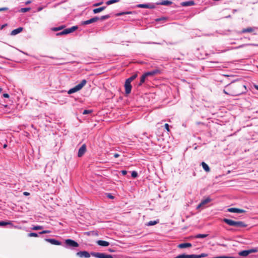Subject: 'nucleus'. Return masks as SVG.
<instances>
[{"instance_id": "f257e3e1", "label": "nucleus", "mask_w": 258, "mask_h": 258, "mask_svg": "<svg viewBox=\"0 0 258 258\" xmlns=\"http://www.w3.org/2000/svg\"><path fill=\"white\" fill-rule=\"evenodd\" d=\"M245 89V85L241 83H232L226 86L223 92L227 95L236 96L242 94Z\"/></svg>"}, {"instance_id": "f03ea898", "label": "nucleus", "mask_w": 258, "mask_h": 258, "mask_svg": "<svg viewBox=\"0 0 258 258\" xmlns=\"http://www.w3.org/2000/svg\"><path fill=\"white\" fill-rule=\"evenodd\" d=\"M222 221L230 226L237 228H244L247 226V224L242 221H235L227 218H224Z\"/></svg>"}, {"instance_id": "7ed1b4c3", "label": "nucleus", "mask_w": 258, "mask_h": 258, "mask_svg": "<svg viewBox=\"0 0 258 258\" xmlns=\"http://www.w3.org/2000/svg\"><path fill=\"white\" fill-rule=\"evenodd\" d=\"M87 83V81L85 79H83L81 81L80 83L77 85L75 87L73 88L70 89L68 91V93L69 94H73L75 92H76L79 90H80Z\"/></svg>"}, {"instance_id": "20e7f679", "label": "nucleus", "mask_w": 258, "mask_h": 258, "mask_svg": "<svg viewBox=\"0 0 258 258\" xmlns=\"http://www.w3.org/2000/svg\"><path fill=\"white\" fill-rule=\"evenodd\" d=\"M64 243L66 244L65 246L66 248L77 247L79 245L77 242L71 239H66Z\"/></svg>"}, {"instance_id": "39448f33", "label": "nucleus", "mask_w": 258, "mask_h": 258, "mask_svg": "<svg viewBox=\"0 0 258 258\" xmlns=\"http://www.w3.org/2000/svg\"><path fill=\"white\" fill-rule=\"evenodd\" d=\"M91 255L97 258H113L111 255L100 252H92Z\"/></svg>"}, {"instance_id": "423d86ee", "label": "nucleus", "mask_w": 258, "mask_h": 258, "mask_svg": "<svg viewBox=\"0 0 258 258\" xmlns=\"http://www.w3.org/2000/svg\"><path fill=\"white\" fill-rule=\"evenodd\" d=\"M125 92L126 95L129 94L132 91V86L131 82L128 81L127 79L125 81L124 83Z\"/></svg>"}, {"instance_id": "0eeeda50", "label": "nucleus", "mask_w": 258, "mask_h": 258, "mask_svg": "<svg viewBox=\"0 0 258 258\" xmlns=\"http://www.w3.org/2000/svg\"><path fill=\"white\" fill-rule=\"evenodd\" d=\"M99 20V17H95L89 20L82 22V25H86L97 22Z\"/></svg>"}, {"instance_id": "6e6552de", "label": "nucleus", "mask_w": 258, "mask_h": 258, "mask_svg": "<svg viewBox=\"0 0 258 258\" xmlns=\"http://www.w3.org/2000/svg\"><path fill=\"white\" fill-rule=\"evenodd\" d=\"M86 151V146L85 144H83L79 149L78 156L79 157H82Z\"/></svg>"}, {"instance_id": "1a4fd4ad", "label": "nucleus", "mask_w": 258, "mask_h": 258, "mask_svg": "<svg viewBox=\"0 0 258 258\" xmlns=\"http://www.w3.org/2000/svg\"><path fill=\"white\" fill-rule=\"evenodd\" d=\"M45 240L47 242H49L50 243H51V244H53V245H60L61 244V243L60 241H59L55 239L46 238L45 239Z\"/></svg>"}, {"instance_id": "9d476101", "label": "nucleus", "mask_w": 258, "mask_h": 258, "mask_svg": "<svg viewBox=\"0 0 258 258\" xmlns=\"http://www.w3.org/2000/svg\"><path fill=\"white\" fill-rule=\"evenodd\" d=\"M76 255L81 257L88 258L90 256L89 253L86 251H82L77 252Z\"/></svg>"}, {"instance_id": "9b49d317", "label": "nucleus", "mask_w": 258, "mask_h": 258, "mask_svg": "<svg viewBox=\"0 0 258 258\" xmlns=\"http://www.w3.org/2000/svg\"><path fill=\"white\" fill-rule=\"evenodd\" d=\"M227 211L229 212L237 213H243L245 212V210H244L235 208H229V209H228Z\"/></svg>"}, {"instance_id": "f8f14e48", "label": "nucleus", "mask_w": 258, "mask_h": 258, "mask_svg": "<svg viewBox=\"0 0 258 258\" xmlns=\"http://www.w3.org/2000/svg\"><path fill=\"white\" fill-rule=\"evenodd\" d=\"M159 73H160L159 70H158L157 69H155L153 71L146 72L144 74H145V76H146L147 77H148L149 76H154L159 74Z\"/></svg>"}, {"instance_id": "ddd939ff", "label": "nucleus", "mask_w": 258, "mask_h": 258, "mask_svg": "<svg viewBox=\"0 0 258 258\" xmlns=\"http://www.w3.org/2000/svg\"><path fill=\"white\" fill-rule=\"evenodd\" d=\"M257 29L256 27H248L246 28L243 29L241 33H251L254 31L255 29Z\"/></svg>"}, {"instance_id": "4468645a", "label": "nucleus", "mask_w": 258, "mask_h": 258, "mask_svg": "<svg viewBox=\"0 0 258 258\" xmlns=\"http://www.w3.org/2000/svg\"><path fill=\"white\" fill-rule=\"evenodd\" d=\"M211 201V199L210 198H207L204 200H203L201 203L198 206L197 209L199 208L200 207L209 203Z\"/></svg>"}, {"instance_id": "2eb2a0df", "label": "nucleus", "mask_w": 258, "mask_h": 258, "mask_svg": "<svg viewBox=\"0 0 258 258\" xmlns=\"http://www.w3.org/2000/svg\"><path fill=\"white\" fill-rule=\"evenodd\" d=\"M195 2L192 1L184 2L181 3V5L183 7H188L195 5Z\"/></svg>"}, {"instance_id": "dca6fc26", "label": "nucleus", "mask_w": 258, "mask_h": 258, "mask_svg": "<svg viewBox=\"0 0 258 258\" xmlns=\"http://www.w3.org/2000/svg\"><path fill=\"white\" fill-rule=\"evenodd\" d=\"M192 245L190 243H182L181 244H179L178 245V247L180 248H184L187 247H191Z\"/></svg>"}, {"instance_id": "f3484780", "label": "nucleus", "mask_w": 258, "mask_h": 258, "mask_svg": "<svg viewBox=\"0 0 258 258\" xmlns=\"http://www.w3.org/2000/svg\"><path fill=\"white\" fill-rule=\"evenodd\" d=\"M23 28L22 27H19L17 29H14L13 31H12L11 33V35H17V34L21 32L23 30Z\"/></svg>"}, {"instance_id": "a211bd4d", "label": "nucleus", "mask_w": 258, "mask_h": 258, "mask_svg": "<svg viewBox=\"0 0 258 258\" xmlns=\"http://www.w3.org/2000/svg\"><path fill=\"white\" fill-rule=\"evenodd\" d=\"M172 3L171 1L168 0H163L162 2L157 3V5H163V6H168L171 5Z\"/></svg>"}, {"instance_id": "6ab92c4d", "label": "nucleus", "mask_w": 258, "mask_h": 258, "mask_svg": "<svg viewBox=\"0 0 258 258\" xmlns=\"http://www.w3.org/2000/svg\"><path fill=\"white\" fill-rule=\"evenodd\" d=\"M97 243L98 245L102 246H107L109 245L108 242L103 240H98Z\"/></svg>"}, {"instance_id": "aec40b11", "label": "nucleus", "mask_w": 258, "mask_h": 258, "mask_svg": "<svg viewBox=\"0 0 258 258\" xmlns=\"http://www.w3.org/2000/svg\"><path fill=\"white\" fill-rule=\"evenodd\" d=\"M78 28V26H74L72 27L71 28H69L66 29L67 32V34H69V33H72V32H74Z\"/></svg>"}, {"instance_id": "412c9836", "label": "nucleus", "mask_w": 258, "mask_h": 258, "mask_svg": "<svg viewBox=\"0 0 258 258\" xmlns=\"http://www.w3.org/2000/svg\"><path fill=\"white\" fill-rule=\"evenodd\" d=\"M78 28V26H74L72 27L71 28H69L66 29L67 32V34H69V33H72V32H74Z\"/></svg>"}, {"instance_id": "4be33fe9", "label": "nucleus", "mask_w": 258, "mask_h": 258, "mask_svg": "<svg viewBox=\"0 0 258 258\" xmlns=\"http://www.w3.org/2000/svg\"><path fill=\"white\" fill-rule=\"evenodd\" d=\"M201 165L205 171L208 172L210 171L209 166L204 162H202Z\"/></svg>"}, {"instance_id": "5701e85b", "label": "nucleus", "mask_w": 258, "mask_h": 258, "mask_svg": "<svg viewBox=\"0 0 258 258\" xmlns=\"http://www.w3.org/2000/svg\"><path fill=\"white\" fill-rule=\"evenodd\" d=\"M105 8H106V7H100V8L94 9L93 10V12L94 14H97V13L102 12V11L105 10Z\"/></svg>"}, {"instance_id": "b1692460", "label": "nucleus", "mask_w": 258, "mask_h": 258, "mask_svg": "<svg viewBox=\"0 0 258 258\" xmlns=\"http://www.w3.org/2000/svg\"><path fill=\"white\" fill-rule=\"evenodd\" d=\"M238 254L240 256H246L249 254V252L248 250H245L240 251Z\"/></svg>"}, {"instance_id": "393cba45", "label": "nucleus", "mask_w": 258, "mask_h": 258, "mask_svg": "<svg viewBox=\"0 0 258 258\" xmlns=\"http://www.w3.org/2000/svg\"><path fill=\"white\" fill-rule=\"evenodd\" d=\"M146 78H147V76H145V74H144L142 76V77H141L140 82L139 84H138V85L139 86H141L143 84V83H144L145 82V79Z\"/></svg>"}, {"instance_id": "a878e982", "label": "nucleus", "mask_w": 258, "mask_h": 258, "mask_svg": "<svg viewBox=\"0 0 258 258\" xmlns=\"http://www.w3.org/2000/svg\"><path fill=\"white\" fill-rule=\"evenodd\" d=\"M208 234H198L194 236V238H204L208 236Z\"/></svg>"}, {"instance_id": "bb28decb", "label": "nucleus", "mask_w": 258, "mask_h": 258, "mask_svg": "<svg viewBox=\"0 0 258 258\" xmlns=\"http://www.w3.org/2000/svg\"><path fill=\"white\" fill-rule=\"evenodd\" d=\"M207 256H208V254L203 253L199 255L194 254V258H201V257H206Z\"/></svg>"}, {"instance_id": "cd10ccee", "label": "nucleus", "mask_w": 258, "mask_h": 258, "mask_svg": "<svg viewBox=\"0 0 258 258\" xmlns=\"http://www.w3.org/2000/svg\"><path fill=\"white\" fill-rule=\"evenodd\" d=\"M138 77V74H135L134 75H132L131 77L127 79V80L131 82H132L133 81H134L135 79H136Z\"/></svg>"}, {"instance_id": "c85d7f7f", "label": "nucleus", "mask_w": 258, "mask_h": 258, "mask_svg": "<svg viewBox=\"0 0 258 258\" xmlns=\"http://www.w3.org/2000/svg\"><path fill=\"white\" fill-rule=\"evenodd\" d=\"M65 27L64 25H61L58 27H54L52 29L53 31H57L63 29Z\"/></svg>"}, {"instance_id": "c756f323", "label": "nucleus", "mask_w": 258, "mask_h": 258, "mask_svg": "<svg viewBox=\"0 0 258 258\" xmlns=\"http://www.w3.org/2000/svg\"><path fill=\"white\" fill-rule=\"evenodd\" d=\"M12 223L10 221L6 222V221H0V226H4L7 225H11Z\"/></svg>"}, {"instance_id": "7c9ffc66", "label": "nucleus", "mask_w": 258, "mask_h": 258, "mask_svg": "<svg viewBox=\"0 0 258 258\" xmlns=\"http://www.w3.org/2000/svg\"><path fill=\"white\" fill-rule=\"evenodd\" d=\"M137 7L139 8H146L148 9V4H139L137 5Z\"/></svg>"}, {"instance_id": "2f4dec72", "label": "nucleus", "mask_w": 258, "mask_h": 258, "mask_svg": "<svg viewBox=\"0 0 258 258\" xmlns=\"http://www.w3.org/2000/svg\"><path fill=\"white\" fill-rule=\"evenodd\" d=\"M131 14H132V12H130V11L123 12H120V13L116 14V16H122V15H123Z\"/></svg>"}, {"instance_id": "473e14b6", "label": "nucleus", "mask_w": 258, "mask_h": 258, "mask_svg": "<svg viewBox=\"0 0 258 258\" xmlns=\"http://www.w3.org/2000/svg\"><path fill=\"white\" fill-rule=\"evenodd\" d=\"M119 0H109L106 2V4L107 5H110L114 3H118Z\"/></svg>"}, {"instance_id": "72a5a7b5", "label": "nucleus", "mask_w": 258, "mask_h": 258, "mask_svg": "<svg viewBox=\"0 0 258 258\" xmlns=\"http://www.w3.org/2000/svg\"><path fill=\"white\" fill-rule=\"evenodd\" d=\"M31 8H21L20 9V10L19 11L20 12H22V13H26L27 12H28L30 10Z\"/></svg>"}, {"instance_id": "f704fd0d", "label": "nucleus", "mask_w": 258, "mask_h": 258, "mask_svg": "<svg viewBox=\"0 0 258 258\" xmlns=\"http://www.w3.org/2000/svg\"><path fill=\"white\" fill-rule=\"evenodd\" d=\"M43 226H33L32 228V230H40V229H43Z\"/></svg>"}, {"instance_id": "c9c22d12", "label": "nucleus", "mask_w": 258, "mask_h": 258, "mask_svg": "<svg viewBox=\"0 0 258 258\" xmlns=\"http://www.w3.org/2000/svg\"><path fill=\"white\" fill-rule=\"evenodd\" d=\"M248 250L249 252V254H250L251 253L257 252H258V248H251V249H248Z\"/></svg>"}, {"instance_id": "e433bc0d", "label": "nucleus", "mask_w": 258, "mask_h": 258, "mask_svg": "<svg viewBox=\"0 0 258 258\" xmlns=\"http://www.w3.org/2000/svg\"><path fill=\"white\" fill-rule=\"evenodd\" d=\"M110 15H104V16H101V17L99 18V20H106V19H107L108 18H110Z\"/></svg>"}, {"instance_id": "4c0bfd02", "label": "nucleus", "mask_w": 258, "mask_h": 258, "mask_svg": "<svg viewBox=\"0 0 258 258\" xmlns=\"http://www.w3.org/2000/svg\"><path fill=\"white\" fill-rule=\"evenodd\" d=\"M157 223H158V221H150L148 223L147 225L148 226H153V225H156Z\"/></svg>"}, {"instance_id": "58836bf2", "label": "nucleus", "mask_w": 258, "mask_h": 258, "mask_svg": "<svg viewBox=\"0 0 258 258\" xmlns=\"http://www.w3.org/2000/svg\"><path fill=\"white\" fill-rule=\"evenodd\" d=\"M66 34H67V30L66 29L62 31L61 32L57 33L56 34V35L59 36V35H66Z\"/></svg>"}, {"instance_id": "ea45409f", "label": "nucleus", "mask_w": 258, "mask_h": 258, "mask_svg": "<svg viewBox=\"0 0 258 258\" xmlns=\"http://www.w3.org/2000/svg\"><path fill=\"white\" fill-rule=\"evenodd\" d=\"M138 176V173L136 171H133L132 172V176L133 178H136Z\"/></svg>"}, {"instance_id": "a19ab883", "label": "nucleus", "mask_w": 258, "mask_h": 258, "mask_svg": "<svg viewBox=\"0 0 258 258\" xmlns=\"http://www.w3.org/2000/svg\"><path fill=\"white\" fill-rule=\"evenodd\" d=\"M92 112V110H84L83 112V114H88Z\"/></svg>"}, {"instance_id": "79ce46f5", "label": "nucleus", "mask_w": 258, "mask_h": 258, "mask_svg": "<svg viewBox=\"0 0 258 258\" xmlns=\"http://www.w3.org/2000/svg\"><path fill=\"white\" fill-rule=\"evenodd\" d=\"M28 236L29 237H37L38 236V234L36 233H33V232H31V233H30L29 234H28Z\"/></svg>"}, {"instance_id": "37998d69", "label": "nucleus", "mask_w": 258, "mask_h": 258, "mask_svg": "<svg viewBox=\"0 0 258 258\" xmlns=\"http://www.w3.org/2000/svg\"><path fill=\"white\" fill-rule=\"evenodd\" d=\"M155 8V6L154 4H148V9H153Z\"/></svg>"}, {"instance_id": "c03bdc74", "label": "nucleus", "mask_w": 258, "mask_h": 258, "mask_svg": "<svg viewBox=\"0 0 258 258\" xmlns=\"http://www.w3.org/2000/svg\"><path fill=\"white\" fill-rule=\"evenodd\" d=\"M50 233V231L49 230H43L42 231H41L39 233V234H46V233Z\"/></svg>"}, {"instance_id": "a18cd8bd", "label": "nucleus", "mask_w": 258, "mask_h": 258, "mask_svg": "<svg viewBox=\"0 0 258 258\" xmlns=\"http://www.w3.org/2000/svg\"><path fill=\"white\" fill-rule=\"evenodd\" d=\"M107 197L110 199H113L114 196H113L111 194H107Z\"/></svg>"}, {"instance_id": "49530a36", "label": "nucleus", "mask_w": 258, "mask_h": 258, "mask_svg": "<svg viewBox=\"0 0 258 258\" xmlns=\"http://www.w3.org/2000/svg\"><path fill=\"white\" fill-rule=\"evenodd\" d=\"M164 127L165 128V129L167 130V132H169V124L168 123H166L164 125Z\"/></svg>"}, {"instance_id": "de8ad7c7", "label": "nucleus", "mask_w": 258, "mask_h": 258, "mask_svg": "<svg viewBox=\"0 0 258 258\" xmlns=\"http://www.w3.org/2000/svg\"><path fill=\"white\" fill-rule=\"evenodd\" d=\"M120 172L122 175H125L127 174V171L126 170H121Z\"/></svg>"}, {"instance_id": "09e8293b", "label": "nucleus", "mask_w": 258, "mask_h": 258, "mask_svg": "<svg viewBox=\"0 0 258 258\" xmlns=\"http://www.w3.org/2000/svg\"><path fill=\"white\" fill-rule=\"evenodd\" d=\"M103 3L102 2H101V3H95L93 5V6L94 7H97V6H99L100 5H101Z\"/></svg>"}, {"instance_id": "8fccbe9b", "label": "nucleus", "mask_w": 258, "mask_h": 258, "mask_svg": "<svg viewBox=\"0 0 258 258\" xmlns=\"http://www.w3.org/2000/svg\"><path fill=\"white\" fill-rule=\"evenodd\" d=\"M8 10V8H6V7H5V8H0V12L1 11H7Z\"/></svg>"}, {"instance_id": "3c124183", "label": "nucleus", "mask_w": 258, "mask_h": 258, "mask_svg": "<svg viewBox=\"0 0 258 258\" xmlns=\"http://www.w3.org/2000/svg\"><path fill=\"white\" fill-rule=\"evenodd\" d=\"M3 97H5V98H9L10 96L7 93H4L3 94Z\"/></svg>"}, {"instance_id": "603ef678", "label": "nucleus", "mask_w": 258, "mask_h": 258, "mask_svg": "<svg viewBox=\"0 0 258 258\" xmlns=\"http://www.w3.org/2000/svg\"><path fill=\"white\" fill-rule=\"evenodd\" d=\"M119 156V155L117 153H115L114 154V157L115 158H118Z\"/></svg>"}, {"instance_id": "864d4df0", "label": "nucleus", "mask_w": 258, "mask_h": 258, "mask_svg": "<svg viewBox=\"0 0 258 258\" xmlns=\"http://www.w3.org/2000/svg\"><path fill=\"white\" fill-rule=\"evenodd\" d=\"M108 250L109 252H114V251H115V250H113V249H111V248H109V249H108Z\"/></svg>"}, {"instance_id": "5fc2aeb1", "label": "nucleus", "mask_w": 258, "mask_h": 258, "mask_svg": "<svg viewBox=\"0 0 258 258\" xmlns=\"http://www.w3.org/2000/svg\"><path fill=\"white\" fill-rule=\"evenodd\" d=\"M42 9H43V8H42V7H39V8L37 9V11H38V12L41 11Z\"/></svg>"}, {"instance_id": "6e6d98bb", "label": "nucleus", "mask_w": 258, "mask_h": 258, "mask_svg": "<svg viewBox=\"0 0 258 258\" xmlns=\"http://www.w3.org/2000/svg\"><path fill=\"white\" fill-rule=\"evenodd\" d=\"M31 3V2L30 1H27L26 3H25V4L26 5H28L29 4H30Z\"/></svg>"}, {"instance_id": "4d7b16f0", "label": "nucleus", "mask_w": 258, "mask_h": 258, "mask_svg": "<svg viewBox=\"0 0 258 258\" xmlns=\"http://www.w3.org/2000/svg\"><path fill=\"white\" fill-rule=\"evenodd\" d=\"M2 107L7 108V107H8V105H2V106L1 107V108Z\"/></svg>"}, {"instance_id": "13d9d810", "label": "nucleus", "mask_w": 258, "mask_h": 258, "mask_svg": "<svg viewBox=\"0 0 258 258\" xmlns=\"http://www.w3.org/2000/svg\"><path fill=\"white\" fill-rule=\"evenodd\" d=\"M24 194L25 195H26V196H28V195H29V192H24Z\"/></svg>"}, {"instance_id": "bf43d9fd", "label": "nucleus", "mask_w": 258, "mask_h": 258, "mask_svg": "<svg viewBox=\"0 0 258 258\" xmlns=\"http://www.w3.org/2000/svg\"><path fill=\"white\" fill-rule=\"evenodd\" d=\"M254 87H255V88L257 90H258V85H255V86H254Z\"/></svg>"}, {"instance_id": "052dcab7", "label": "nucleus", "mask_w": 258, "mask_h": 258, "mask_svg": "<svg viewBox=\"0 0 258 258\" xmlns=\"http://www.w3.org/2000/svg\"><path fill=\"white\" fill-rule=\"evenodd\" d=\"M7 147V145L6 144H5V145H4V148H6Z\"/></svg>"}, {"instance_id": "680f3d73", "label": "nucleus", "mask_w": 258, "mask_h": 258, "mask_svg": "<svg viewBox=\"0 0 258 258\" xmlns=\"http://www.w3.org/2000/svg\"><path fill=\"white\" fill-rule=\"evenodd\" d=\"M170 44H175V43H169Z\"/></svg>"}, {"instance_id": "e2e57ef3", "label": "nucleus", "mask_w": 258, "mask_h": 258, "mask_svg": "<svg viewBox=\"0 0 258 258\" xmlns=\"http://www.w3.org/2000/svg\"><path fill=\"white\" fill-rule=\"evenodd\" d=\"M2 88H0V93L2 92Z\"/></svg>"}, {"instance_id": "0e129e2a", "label": "nucleus", "mask_w": 258, "mask_h": 258, "mask_svg": "<svg viewBox=\"0 0 258 258\" xmlns=\"http://www.w3.org/2000/svg\"><path fill=\"white\" fill-rule=\"evenodd\" d=\"M4 26H5L4 25L2 26V28H3V27H4Z\"/></svg>"}]
</instances>
